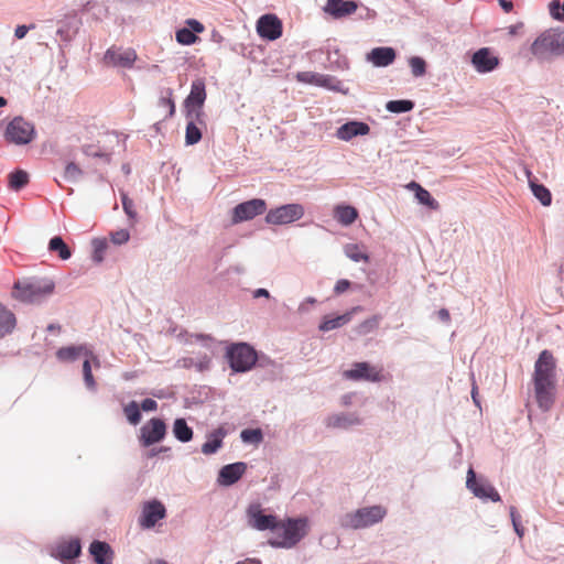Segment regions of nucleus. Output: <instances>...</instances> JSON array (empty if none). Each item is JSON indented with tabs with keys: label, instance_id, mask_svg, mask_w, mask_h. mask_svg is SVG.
Here are the masks:
<instances>
[{
	"label": "nucleus",
	"instance_id": "6e6d98bb",
	"mask_svg": "<svg viewBox=\"0 0 564 564\" xmlns=\"http://www.w3.org/2000/svg\"><path fill=\"white\" fill-rule=\"evenodd\" d=\"M143 411H155L158 409V403L155 400L153 399H144L141 403V405H139Z\"/></svg>",
	"mask_w": 564,
	"mask_h": 564
},
{
	"label": "nucleus",
	"instance_id": "4d7b16f0",
	"mask_svg": "<svg viewBox=\"0 0 564 564\" xmlns=\"http://www.w3.org/2000/svg\"><path fill=\"white\" fill-rule=\"evenodd\" d=\"M34 25H30V26H26V25H18L15 31H14V35L17 39L21 40L23 39L26 33L29 32V30L33 29Z\"/></svg>",
	"mask_w": 564,
	"mask_h": 564
},
{
	"label": "nucleus",
	"instance_id": "412c9836",
	"mask_svg": "<svg viewBox=\"0 0 564 564\" xmlns=\"http://www.w3.org/2000/svg\"><path fill=\"white\" fill-rule=\"evenodd\" d=\"M259 35L268 40H276L282 34L281 21L273 14L261 17L257 24Z\"/></svg>",
	"mask_w": 564,
	"mask_h": 564
},
{
	"label": "nucleus",
	"instance_id": "cd10ccee",
	"mask_svg": "<svg viewBox=\"0 0 564 564\" xmlns=\"http://www.w3.org/2000/svg\"><path fill=\"white\" fill-rule=\"evenodd\" d=\"M358 210L345 204H338L334 207L333 216L343 226H350L358 218Z\"/></svg>",
	"mask_w": 564,
	"mask_h": 564
},
{
	"label": "nucleus",
	"instance_id": "c85d7f7f",
	"mask_svg": "<svg viewBox=\"0 0 564 564\" xmlns=\"http://www.w3.org/2000/svg\"><path fill=\"white\" fill-rule=\"evenodd\" d=\"M15 325L17 319L14 314L0 303V338L11 334Z\"/></svg>",
	"mask_w": 564,
	"mask_h": 564
},
{
	"label": "nucleus",
	"instance_id": "58836bf2",
	"mask_svg": "<svg viewBox=\"0 0 564 564\" xmlns=\"http://www.w3.org/2000/svg\"><path fill=\"white\" fill-rule=\"evenodd\" d=\"M127 420L132 424L137 425L141 421L140 406L135 401H131L123 408Z\"/></svg>",
	"mask_w": 564,
	"mask_h": 564
},
{
	"label": "nucleus",
	"instance_id": "9b49d317",
	"mask_svg": "<svg viewBox=\"0 0 564 564\" xmlns=\"http://www.w3.org/2000/svg\"><path fill=\"white\" fill-rule=\"evenodd\" d=\"M267 209V204L263 199L253 198L243 203L238 204L234 208L232 223L239 224L246 220H250L258 215H262Z\"/></svg>",
	"mask_w": 564,
	"mask_h": 564
},
{
	"label": "nucleus",
	"instance_id": "de8ad7c7",
	"mask_svg": "<svg viewBox=\"0 0 564 564\" xmlns=\"http://www.w3.org/2000/svg\"><path fill=\"white\" fill-rule=\"evenodd\" d=\"M83 175L82 169L74 162H69L64 171V177L68 181L75 182Z\"/></svg>",
	"mask_w": 564,
	"mask_h": 564
},
{
	"label": "nucleus",
	"instance_id": "2f4dec72",
	"mask_svg": "<svg viewBox=\"0 0 564 564\" xmlns=\"http://www.w3.org/2000/svg\"><path fill=\"white\" fill-rule=\"evenodd\" d=\"M359 423L360 420L357 416L347 414L333 415L327 419V426L329 427L348 429Z\"/></svg>",
	"mask_w": 564,
	"mask_h": 564
},
{
	"label": "nucleus",
	"instance_id": "c756f323",
	"mask_svg": "<svg viewBox=\"0 0 564 564\" xmlns=\"http://www.w3.org/2000/svg\"><path fill=\"white\" fill-rule=\"evenodd\" d=\"M80 553V543L78 540H70L61 543L57 547V554L62 560H73Z\"/></svg>",
	"mask_w": 564,
	"mask_h": 564
},
{
	"label": "nucleus",
	"instance_id": "4be33fe9",
	"mask_svg": "<svg viewBox=\"0 0 564 564\" xmlns=\"http://www.w3.org/2000/svg\"><path fill=\"white\" fill-rule=\"evenodd\" d=\"M370 132V127L366 122L349 121L340 126L336 130V138L343 141H350L358 135H367Z\"/></svg>",
	"mask_w": 564,
	"mask_h": 564
},
{
	"label": "nucleus",
	"instance_id": "f3484780",
	"mask_svg": "<svg viewBox=\"0 0 564 564\" xmlns=\"http://www.w3.org/2000/svg\"><path fill=\"white\" fill-rule=\"evenodd\" d=\"M466 486L478 498L490 499L494 502H498L501 499L498 491L491 485L476 479L473 468H469L467 473Z\"/></svg>",
	"mask_w": 564,
	"mask_h": 564
},
{
	"label": "nucleus",
	"instance_id": "f03ea898",
	"mask_svg": "<svg viewBox=\"0 0 564 564\" xmlns=\"http://www.w3.org/2000/svg\"><path fill=\"white\" fill-rule=\"evenodd\" d=\"M307 533V521L305 519H286L278 522L273 538L269 544L273 547H293Z\"/></svg>",
	"mask_w": 564,
	"mask_h": 564
},
{
	"label": "nucleus",
	"instance_id": "c9c22d12",
	"mask_svg": "<svg viewBox=\"0 0 564 564\" xmlns=\"http://www.w3.org/2000/svg\"><path fill=\"white\" fill-rule=\"evenodd\" d=\"M411 185L416 188L415 196L421 204L426 205L432 209L438 208V203L432 197L429 191L420 186L417 183H412Z\"/></svg>",
	"mask_w": 564,
	"mask_h": 564
},
{
	"label": "nucleus",
	"instance_id": "f8f14e48",
	"mask_svg": "<svg viewBox=\"0 0 564 564\" xmlns=\"http://www.w3.org/2000/svg\"><path fill=\"white\" fill-rule=\"evenodd\" d=\"M138 56L133 48L110 47L104 55L107 66L131 68Z\"/></svg>",
	"mask_w": 564,
	"mask_h": 564
},
{
	"label": "nucleus",
	"instance_id": "6e6552de",
	"mask_svg": "<svg viewBox=\"0 0 564 564\" xmlns=\"http://www.w3.org/2000/svg\"><path fill=\"white\" fill-rule=\"evenodd\" d=\"M556 361L550 350L540 352L539 358L534 364V371L532 375L533 382H556Z\"/></svg>",
	"mask_w": 564,
	"mask_h": 564
},
{
	"label": "nucleus",
	"instance_id": "c03bdc74",
	"mask_svg": "<svg viewBox=\"0 0 564 564\" xmlns=\"http://www.w3.org/2000/svg\"><path fill=\"white\" fill-rule=\"evenodd\" d=\"M411 72L415 77H421L426 72V63L419 56L411 57L409 61Z\"/></svg>",
	"mask_w": 564,
	"mask_h": 564
},
{
	"label": "nucleus",
	"instance_id": "09e8293b",
	"mask_svg": "<svg viewBox=\"0 0 564 564\" xmlns=\"http://www.w3.org/2000/svg\"><path fill=\"white\" fill-rule=\"evenodd\" d=\"M172 95H173V91L171 89H167V96L161 97L159 99V106L167 109L166 117H169V118L173 117L175 113V104L172 98Z\"/></svg>",
	"mask_w": 564,
	"mask_h": 564
},
{
	"label": "nucleus",
	"instance_id": "72a5a7b5",
	"mask_svg": "<svg viewBox=\"0 0 564 564\" xmlns=\"http://www.w3.org/2000/svg\"><path fill=\"white\" fill-rule=\"evenodd\" d=\"M173 433L175 437L183 442H189L193 438V430L187 425L184 419H176L173 424Z\"/></svg>",
	"mask_w": 564,
	"mask_h": 564
},
{
	"label": "nucleus",
	"instance_id": "1a4fd4ad",
	"mask_svg": "<svg viewBox=\"0 0 564 564\" xmlns=\"http://www.w3.org/2000/svg\"><path fill=\"white\" fill-rule=\"evenodd\" d=\"M206 100L205 82L198 78L192 83L191 93L185 99L186 117L200 121L203 116L202 107Z\"/></svg>",
	"mask_w": 564,
	"mask_h": 564
},
{
	"label": "nucleus",
	"instance_id": "603ef678",
	"mask_svg": "<svg viewBox=\"0 0 564 564\" xmlns=\"http://www.w3.org/2000/svg\"><path fill=\"white\" fill-rule=\"evenodd\" d=\"M551 15L558 21H564V3L561 4L558 0H553L550 3Z\"/></svg>",
	"mask_w": 564,
	"mask_h": 564
},
{
	"label": "nucleus",
	"instance_id": "393cba45",
	"mask_svg": "<svg viewBox=\"0 0 564 564\" xmlns=\"http://www.w3.org/2000/svg\"><path fill=\"white\" fill-rule=\"evenodd\" d=\"M357 8V3L354 1L327 0L325 11L334 18H343L355 13Z\"/></svg>",
	"mask_w": 564,
	"mask_h": 564
},
{
	"label": "nucleus",
	"instance_id": "2eb2a0df",
	"mask_svg": "<svg viewBox=\"0 0 564 564\" xmlns=\"http://www.w3.org/2000/svg\"><path fill=\"white\" fill-rule=\"evenodd\" d=\"M79 357L91 358L93 364L96 368L100 367L98 357L89 349L86 345L66 346L61 347L56 351V358L62 362H72L77 360Z\"/></svg>",
	"mask_w": 564,
	"mask_h": 564
},
{
	"label": "nucleus",
	"instance_id": "5fc2aeb1",
	"mask_svg": "<svg viewBox=\"0 0 564 564\" xmlns=\"http://www.w3.org/2000/svg\"><path fill=\"white\" fill-rule=\"evenodd\" d=\"M349 288H350V281L346 280V279H341V280L337 281V283L334 288V292L336 294H341V293L346 292Z\"/></svg>",
	"mask_w": 564,
	"mask_h": 564
},
{
	"label": "nucleus",
	"instance_id": "4468645a",
	"mask_svg": "<svg viewBox=\"0 0 564 564\" xmlns=\"http://www.w3.org/2000/svg\"><path fill=\"white\" fill-rule=\"evenodd\" d=\"M247 514L249 518V524L260 531L271 530L274 532L278 525V518L272 514H263L260 503L250 505Z\"/></svg>",
	"mask_w": 564,
	"mask_h": 564
},
{
	"label": "nucleus",
	"instance_id": "864d4df0",
	"mask_svg": "<svg viewBox=\"0 0 564 564\" xmlns=\"http://www.w3.org/2000/svg\"><path fill=\"white\" fill-rule=\"evenodd\" d=\"M110 236H111V241L115 245L126 243L130 238V235H129L128 230H126V229H120L115 232H111Z\"/></svg>",
	"mask_w": 564,
	"mask_h": 564
},
{
	"label": "nucleus",
	"instance_id": "69168bd1",
	"mask_svg": "<svg viewBox=\"0 0 564 564\" xmlns=\"http://www.w3.org/2000/svg\"><path fill=\"white\" fill-rule=\"evenodd\" d=\"M47 330L50 332H59L61 330V326L59 325H55V324H51L47 326Z\"/></svg>",
	"mask_w": 564,
	"mask_h": 564
},
{
	"label": "nucleus",
	"instance_id": "bf43d9fd",
	"mask_svg": "<svg viewBox=\"0 0 564 564\" xmlns=\"http://www.w3.org/2000/svg\"><path fill=\"white\" fill-rule=\"evenodd\" d=\"M437 314H438V317L443 322H445V323L449 322L451 315H449V312L446 308H441Z\"/></svg>",
	"mask_w": 564,
	"mask_h": 564
},
{
	"label": "nucleus",
	"instance_id": "b1692460",
	"mask_svg": "<svg viewBox=\"0 0 564 564\" xmlns=\"http://www.w3.org/2000/svg\"><path fill=\"white\" fill-rule=\"evenodd\" d=\"M247 469V465L245 463H234L224 466L218 476V481L224 486H231L237 482Z\"/></svg>",
	"mask_w": 564,
	"mask_h": 564
},
{
	"label": "nucleus",
	"instance_id": "7c9ffc66",
	"mask_svg": "<svg viewBox=\"0 0 564 564\" xmlns=\"http://www.w3.org/2000/svg\"><path fill=\"white\" fill-rule=\"evenodd\" d=\"M351 319V313L338 315L336 317L325 316L319 325V330L329 332L339 328Z\"/></svg>",
	"mask_w": 564,
	"mask_h": 564
},
{
	"label": "nucleus",
	"instance_id": "37998d69",
	"mask_svg": "<svg viewBox=\"0 0 564 564\" xmlns=\"http://www.w3.org/2000/svg\"><path fill=\"white\" fill-rule=\"evenodd\" d=\"M91 362H93L91 358H85V360L83 362V376H84V381H85L87 389L95 390L96 381H95V378L91 372Z\"/></svg>",
	"mask_w": 564,
	"mask_h": 564
},
{
	"label": "nucleus",
	"instance_id": "a878e982",
	"mask_svg": "<svg viewBox=\"0 0 564 564\" xmlns=\"http://www.w3.org/2000/svg\"><path fill=\"white\" fill-rule=\"evenodd\" d=\"M89 552L97 564H112L113 552L108 543L94 541L89 546Z\"/></svg>",
	"mask_w": 564,
	"mask_h": 564
},
{
	"label": "nucleus",
	"instance_id": "4c0bfd02",
	"mask_svg": "<svg viewBox=\"0 0 564 564\" xmlns=\"http://www.w3.org/2000/svg\"><path fill=\"white\" fill-rule=\"evenodd\" d=\"M189 119L191 121L186 126L185 141L186 144L193 145L199 142V140L202 139V132L200 129L193 121L195 117Z\"/></svg>",
	"mask_w": 564,
	"mask_h": 564
},
{
	"label": "nucleus",
	"instance_id": "338daca9",
	"mask_svg": "<svg viewBox=\"0 0 564 564\" xmlns=\"http://www.w3.org/2000/svg\"><path fill=\"white\" fill-rule=\"evenodd\" d=\"M471 395H473V400L476 404H478V400H477V388L474 387L473 388V391H471Z\"/></svg>",
	"mask_w": 564,
	"mask_h": 564
},
{
	"label": "nucleus",
	"instance_id": "aec40b11",
	"mask_svg": "<svg viewBox=\"0 0 564 564\" xmlns=\"http://www.w3.org/2000/svg\"><path fill=\"white\" fill-rule=\"evenodd\" d=\"M166 510L162 502L152 500L144 503L140 518V525L150 529L165 517Z\"/></svg>",
	"mask_w": 564,
	"mask_h": 564
},
{
	"label": "nucleus",
	"instance_id": "0e129e2a",
	"mask_svg": "<svg viewBox=\"0 0 564 564\" xmlns=\"http://www.w3.org/2000/svg\"><path fill=\"white\" fill-rule=\"evenodd\" d=\"M510 516H511V520H512V522H513L514 520H519V514H518L517 509H516L514 507H511V508H510Z\"/></svg>",
	"mask_w": 564,
	"mask_h": 564
},
{
	"label": "nucleus",
	"instance_id": "7ed1b4c3",
	"mask_svg": "<svg viewBox=\"0 0 564 564\" xmlns=\"http://www.w3.org/2000/svg\"><path fill=\"white\" fill-rule=\"evenodd\" d=\"M531 53L539 59H551L564 53V28L542 32L531 45Z\"/></svg>",
	"mask_w": 564,
	"mask_h": 564
},
{
	"label": "nucleus",
	"instance_id": "49530a36",
	"mask_svg": "<svg viewBox=\"0 0 564 564\" xmlns=\"http://www.w3.org/2000/svg\"><path fill=\"white\" fill-rule=\"evenodd\" d=\"M221 444H223L221 436L214 435L213 440H208L207 442H205L203 444L202 452L205 455L214 454L221 447Z\"/></svg>",
	"mask_w": 564,
	"mask_h": 564
},
{
	"label": "nucleus",
	"instance_id": "bb28decb",
	"mask_svg": "<svg viewBox=\"0 0 564 564\" xmlns=\"http://www.w3.org/2000/svg\"><path fill=\"white\" fill-rule=\"evenodd\" d=\"M395 51L392 47H376L368 54L370 61L377 67H384L393 63Z\"/></svg>",
	"mask_w": 564,
	"mask_h": 564
},
{
	"label": "nucleus",
	"instance_id": "3c124183",
	"mask_svg": "<svg viewBox=\"0 0 564 564\" xmlns=\"http://www.w3.org/2000/svg\"><path fill=\"white\" fill-rule=\"evenodd\" d=\"M121 202L124 213L129 218L134 219L137 217V212L134 209L133 200L129 198L126 193H121Z\"/></svg>",
	"mask_w": 564,
	"mask_h": 564
},
{
	"label": "nucleus",
	"instance_id": "0eeeda50",
	"mask_svg": "<svg viewBox=\"0 0 564 564\" xmlns=\"http://www.w3.org/2000/svg\"><path fill=\"white\" fill-rule=\"evenodd\" d=\"M343 377L351 381L382 382L389 379V375L382 367L369 362H355L351 369L345 370Z\"/></svg>",
	"mask_w": 564,
	"mask_h": 564
},
{
	"label": "nucleus",
	"instance_id": "8fccbe9b",
	"mask_svg": "<svg viewBox=\"0 0 564 564\" xmlns=\"http://www.w3.org/2000/svg\"><path fill=\"white\" fill-rule=\"evenodd\" d=\"M243 442L260 443L262 441V433L259 429H247L241 432Z\"/></svg>",
	"mask_w": 564,
	"mask_h": 564
},
{
	"label": "nucleus",
	"instance_id": "13d9d810",
	"mask_svg": "<svg viewBox=\"0 0 564 564\" xmlns=\"http://www.w3.org/2000/svg\"><path fill=\"white\" fill-rule=\"evenodd\" d=\"M499 4L507 13L511 12L513 9V3L511 0H499Z\"/></svg>",
	"mask_w": 564,
	"mask_h": 564
},
{
	"label": "nucleus",
	"instance_id": "e2e57ef3",
	"mask_svg": "<svg viewBox=\"0 0 564 564\" xmlns=\"http://www.w3.org/2000/svg\"><path fill=\"white\" fill-rule=\"evenodd\" d=\"M259 296H265V297H269V296H270V294H269L268 290H265V289H258V290H256V292H254V297H259Z\"/></svg>",
	"mask_w": 564,
	"mask_h": 564
},
{
	"label": "nucleus",
	"instance_id": "a19ab883",
	"mask_svg": "<svg viewBox=\"0 0 564 564\" xmlns=\"http://www.w3.org/2000/svg\"><path fill=\"white\" fill-rule=\"evenodd\" d=\"M345 254L351 259L352 261L359 262L365 261L368 262L369 257L364 252V250L356 243H349L345 247Z\"/></svg>",
	"mask_w": 564,
	"mask_h": 564
},
{
	"label": "nucleus",
	"instance_id": "79ce46f5",
	"mask_svg": "<svg viewBox=\"0 0 564 564\" xmlns=\"http://www.w3.org/2000/svg\"><path fill=\"white\" fill-rule=\"evenodd\" d=\"M414 102L411 100H390L386 108L390 112L401 113L412 110Z\"/></svg>",
	"mask_w": 564,
	"mask_h": 564
},
{
	"label": "nucleus",
	"instance_id": "e433bc0d",
	"mask_svg": "<svg viewBox=\"0 0 564 564\" xmlns=\"http://www.w3.org/2000/svg\"><path fill=\"white\" fill-rule=\"evenodd\" d=\"M29 183V175L25 171L19 170L9 175V186L19 191Z\"/></svg>",
	"mask_w": 564,
	"mask_h": 564
},
{
	"label": "nucleus",
	"instance_id": "ea45409f",
	"mask_svg": "<svg viewBox=\"0 0 564 564\" xmlns=\"http://www.w3.org/2000/svg\"><path fill=\"white\" fill-rule=\"evenodd\" d=\"M381 317L378 315H373L370 318L365 319L356 327V332L359 335H367L379 327Z\"/></svg>",
	"mask_w": 564,
	"mask_h": 564
},
{
	"label": "nucleus",
	"instance_id": "ddd939ff",
	"mask_svg": "<svg viewBox=\"0 0 564 564\" xmlns=\"http://www.w3.org/2000/svg\"><path fill=\"white\" fill-rule=\"evenodd\" d=\"M300 83L323 87L334 91H340L343 83L335 76L319 74L315 72H300L296 74Z\"/></svg>",
	"mask_w": 564,
	"mask_h": 564
},
{
	"label": "nucleus",
	"instance_id": "39448f33",
	"mask_svg": "<svg viewBox=\"0 0 564 564\" xmlns=\"http://www.w3.org/2000/svg\"><path fill=\"white\" fill-rule=\"evenodd\" d=\"M4 138L9 143L15 145H25L35 138L34 124L23 117H14L4 131Z\"/></svg>",
	"mask_w": 564,
	"mask_h": 564
},
{
	"label": "nucleus",
	"instance_id": "774afa93",
	"mask_svg": "<svg viewBox=\"0 0 564 564\" xmlns=\"http://www.w3.org/2000/svg\"><path fill=\"white\" fill-rule=\"evenodd\" d=\"M7 105V100L3 97H0V107H3Z\"/></svg>",
	"mask_w": 564,
	"mask_h": 564
},
{
	"label": "nucleus",
	"instance_id": "423d86ee",
	"mask_svg": "<svg viewBox=\"0 0 564 564\" xmlns=\"http://www.w3.org/2000/svg\"><path fill=\"white\" fill-rule=\"evenodd\" d=\"M387 514L386 508L372 506L360 508L345 517V525L351 529H361L380 522Z\"/></svg>",
	"mask_w": 564,
	"mask_h": 564
},
{
	"label": "nucleus",
	"instance_id": "a211bd4d",
	"mask_svg": "<svg viewBox=\"0 0 564 564\" xmlns=\"http://www.w3.org/2000/svg\"><path fill=\"white\" fill-rule=\"evenodd\" d=\"M533 390L539 408L549 411L555 401L556 382H533Z\"/></svg>",
	"mask_w": 564,
	"mask_h": 564
},
{
	"label": "nucleus",
	"instance_id": "a18cd8bd",
	"mask_svg": "<svg viewBox=\"0 0 564 564\" xmlns=\"http://www.w3.org/2000/svg\"><path fill=\"white\" fill-rule=\"evenodd\" d=\"M107 241L104 239L94 240V253L93 259L95 262L100 263L104 260V254L107 249Z\"/></svg>",
	"mask_w": 564,
	"mask_h": 564
},
{
	"label": "nucleus",
	"instance_id": "473e14b6",
	"mask_svg": "<svg viewBox=\"0 0 564 564\" xmlns=\"http://www.w3.org/2000/svg\"><path fill=\"white\" fill-rule=\"evenodd\" d=\"M48 250L51 252H57L61 260H67L72 257L69 247L59 236L53 237L48 242Z\"/></svg>",
	"mask_w": 564,
	"mask_h": 564
},
{
	"label": "nucleus",
	"instance_id": "f257e3e1",
	"mask_svg": "<svg viewBox=\"0 0 564 564\" xmlns=\"http://www.w3.org/2000/svg\"><path fill=\"white\" fill-rule=\"evenodd\" d=\"M55 291V282L50 278H32L17 281L13 284L11 295L14 300L35 304L51 296Z\"/></svg>",
	"mask_w": 564,
	"mask_h": 564
},
{
	"label": "nucleus",
	"instance_id": "20e7f679",
	"mask_svg": "<svg viewBox=\"0 0 564 564\" xmlns=\"http://www.w3.org/2000/svg\"><path fill=\"white\" fill-rule=\"evenodd\" d=\"M227 358L231 369L236 372H246L257 362L256 350L245 343L234 344L227 350Z\"/></svg>",
	"mask_w": 564,
	"mask_h": 564
},
{
	"label": "nucleus",
	"instance_id": "680f3d73",
	"mask_svg": "<svg viewBox=\"0 0 564 564\" xmlns=\"http://www.w3.org/2000/svg\"><path fill=\"white\" fill-rule=\"evenodd\" d=\"M512 524H513V528H514V530H516L517 534H518L519 536H522V535H523V533H524V530H523V528H522V527H520L519 520H514V521L512 522Z\"/></svg>",
	"mask_w": 564,
	"mask_h": 564
},
{
	"label": "nucleus",
	"instance_id": "dca6fc26",
	"mask_svg": "<svg viewBox=\"0 0 564 564\" xmlns=\"http://www.w3.org/2000/svg\"><path fill=\"white\" fill-rule=\"evenodd\" d=\"M166 425L161 419L153 417L141 427L140 442L143 446H150L164 438Z\"/></svg>",
	"mask_w": 564,
	"mask_h": 564
},
{
	"label": "nucleus",
	"instance_id": "6ab92c4d",
	"mask_svg": "<svg viewBox=\"0 0 564 564\" xmlns=\"http://www.w3.org/2000/svg\"><path fill=\"white\" fill-rule=\"evenodd\" d=\"M471 64L478 73L492 72L499 65V58L489 47L476 51L471 56Z\"/></svg>",
	"mask_w": 564,
	"mask_h": 564
},
{
	"label": "nucleus",
	"instance_id": "5701e85b",
	"mask_svg": "<svg viewBox=\"0 0 564 564\" xmlns=\"http://www.w3.org/2000/svg\"><path fill=\"white\" fill-rule=\"evenodd\" d=\"M186 24L189 26V29H180L175 34L176 41L182 45H191L196 43L198 36L195 33H202L205 30L204 25L195 19H188Z\"/></svg>",
	"mask_w": 564,
	"mask_h": 564
},
{
	"label": "nucleus",
	"instance_id": "052dcab7",
	"mask_svg": "<svg viewBox=\"0 0 564 564\" xmlns=\"http://www.w3.org/2000/svg\"><path fill=\"white\" fill-rule=\"evenodd\" d=\"M83 152L86 154V155H91V156H100L101 154H99L98 152H95L93 151V147L91 145H85L83 148Z\"/></svg>",
	"mask_w": 564,
	"mask_h": 564
},
{
	"label": "nucleus",
	"instance_id": "f704fd0d",
	"mask_svg": "<svg viewBox=\"0 0 564 564\" xmlns=\"http://www.w3.org/2000/svg\"><path fill=\"white\" fill-rule=\"evenodd\" d=\"M530 187L532 189L533 195L541 202L543 206L551 205L552 195L551 192L542 184H536L533 181H530Z\"/></svg>",
	"mask_w": 564,
	"mask_h": 564
},
{
	"label": "nucleus",
	"instance_id": "9d476101",
	"mask_svg": "<svg viewBox=\"0 0 564 564\" xmlns=\"http://www.w3.org/2000/svg\"><path fill=\"white\" fill-rule=\"evenodd\" d=\"M304 207L301 204H286L269 210L265 221L272 225H286L301 219Z\"/></svg>",
	"mask_w": 564,
	"mask_h": 564
}]
</instances>
